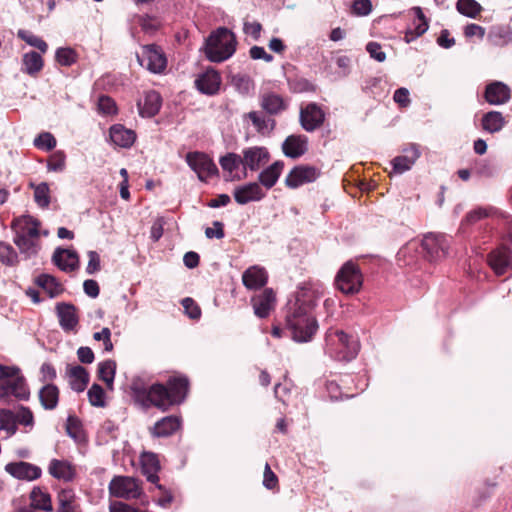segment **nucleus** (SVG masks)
Returning a JSON list of instances; mask_svg holds the SVG:
<instances>
[{
  "label": "nucleus",
  "instance_id": "24",
  "mask_svg": "<svg viewBox=\"0 0 512 512\" xmlns=\"http://www.w3.org/2000/svg\"><path fill=\"white\" fill-rule=\"evenodd\" d=\"M488 262L497 275H502L512 265V251L507 247L497 248L489 254Z\"/></svg>",
  "mask_w": 512,
  "mask_h": 512
},
{
  "label": "nucleus",
  "instance_id": "17",
  "mask_svg": "<svg viewBox=\"0 0 512 512\" xmlns=\"http://www.w3.org/2000/svg\"><path fill=\"white\" fill-rule=\"evenodd\" d=\"M484 98L490 105H503L510 100L511 89L501 81H493L486 85Z\"/></svg>",
  "mask_w": 512,
  "mask_h": 512
},
{
  "label": "nucleus",
  "instance_id": "39",
  "mask_svg": "<svg viewBox=\"0 0 512 512\" xmlns=\"http://www.w3.org/2000/svg\"><path fill=\"white\" fill-rule=\"evenodd\" d=\"M48 471L56 479L71 481L74 477V471L67 461L52 459Z\"/></svg>",
  "mask_w": 512,
  "mask_h": 512
},
{
  "label": "nucleus",
  "instance_id": "3",
  "mask_svg": "<svg viewBox=\"0 0 512 512\" xmlns=\"http://www.w3.org/2000/svg\"><path fill=\"white\" fill-rule=\"evenodd\" d=\"M40 226V221L30 215H21L11 223L13 242L26 258L36 256L41 248Z\"/></svg>",
  "mask_w": 512,
  "mask_h": 512
},
{
  "label": "nucleus",
  "instance_id": "52",
  "mask_svg": "<svg viewBox=\"0 0 512 512\" xmlns=\"http://www.w3.org/2000/svg\"><path fill=\"white\" fill-rule=\"evenodd\" d=\"M56 61L62 66H71L77 60V54L72 48H58L55 53Z\"/></svg>",
  "mask_w": 512,
  "mask_h": 512
},
{
  "label": "nucleus",
  "instance_id": "49",
  "mask_svg": "<svg viewBox=\"0 0 512 512\" xmlns=\"http://www.w3.org/2000/svg\"><path fill=\"white\" fill-rule=\"evenodd\" d=\"M0 262L7 266H14L18 263V254L8 243L0 242Z\"/></svg>",
  "mask_w": 512,
  "mask_h": 512
},
{
  "label": "nucleus",
  "instance_id": "48",
  "mask_svg": "<svg viewBox=\"0 0 512 512\" xmlns=\"http://www.w3.org/2000/svg\"><path fill=\"white\" fill-rule=\"evenodd\" d=\"M495 212L494 208H484L478 207L474 210H471L467 213L466 217L463 219L461 225H472L477 223L478 221L491 216Z\"/></svg>",
  "mask_w": 512,
  "mask_h": 512
},
{
  "label": "nucleus",
  "instance_id": "6",
  "mask_svg": "<svg viewBox=\"0 0 512 512\" xmlns=\"http://www.w3.org/2000/svg\"><path fill=\"white\" fill-rule=\"evenodd\" d=\"M3 382L0 384V399H8L15 397L17 399H28L30 392L26 384L25 378L20 373V369L16 373L0 378Z\"/></svg>",
  "mask_w": 512,
  "mask_h": 512
},
{
  "label": "nucleus",
  "instance_id": "19",
  "mask_svg": "<svg viewBox=\"0 0 512 512\" xmlns=\"http://www.w3.org/2000/svg\"><path fill=\"white\" fill-rule=\"evenodd\" d=\"M56 314L63 331L71 332L78 326L79 317L74 305L60 302L56 305Z\"/></svg>",
  "mask_w": 512,
  "mask_h": 512
},
{
  "label": "nucleus",
  "instance_id": "47",
  "mask_svg": "<svg viewBox=\"0 0 512 512\" xmlns=\"http://www.w3.org/2000/svg\"><path fill=\"white\" fill-rule=\"evenodd\" d=\"M0 429L5 430L8 436L15 434L17 430L15 412L11 410H0Z\"/></svg>",
  "mask_w": 512,
  "mask_h": 512
},
{
  "label": "nucleus",
  "instance_id": "45",
  "mask_svg": "<svg viewBox=\"0 0 512 512\" xmlns=\"http://www.w3.org/2000/svg\"><path fill=\"white\" fill-rule=\"evenodd\" d=\"M219 164L225 172L232 174L240 166L243 167L242 155L233 152L227 153L219 159Z\"/></svg>",
  "mask_w": 512,
  "mask_h": 512
},
{
  "label": "nucleus",
  "instance_id": "7",
  "mask_svg": "<svg viewBox=\"0 0 512 512\" xmlns=\"http://www.w3.org/2000/svg\"><path fill=\"white\" fill-rule=\"evenodd\" d=\"M187 165L197 174L200 181L218 174V168L213 160L203 152H188L185 157Z\"/></svg>",
  "mask_w": 512,
  "mask_h": 512
},
{
  "label": "nucleus",
  "instance_id": "30",
  "mask_svg": "<svg viewBox=\"0 0 512 512\" xmlns=\"http://www.w3.org/2000/svg\"><path fill=\"white\" fill-rule=\"evenodd\" d=\"M411 11L415 15V20L413 21V28L408 29L405 35L408 43L422 36L429 28L428 19L420 7H413Z\"/></svg>",
  "mask_w": 512,
  "mask_h": 512
},
{
  "label": "nucleus",
  "instance_id": "14",
  "mask_svg": "<svg viewBox=\"0 0 512 512\" xmlns=\"http://www.w3.org/2000/svg\"><path fill=\"white\" fill-rule=\"evenodd\" d=\"M421 156L418 145L411 144L402 150V154L392 159V169L395 174L409 171Z\"/></svg>",
  "mask_w": 512,
  "mask_h": 512
},
{
  "label": "nucleus",
  "instance_id": "1",
  "mask_svg": "<svg viewBox=\"0 0 512 512\" xmlns=\"http://www.w3.org/2000/svg\"><path fill=\"white\" fill-rule=\"evenodd\" d=\"M188 379L183 376L171 377L167 386L151 383L148 375H136L130 383V391L134 402L144 409L155 406L163 411L173 405L182 403L188 392Z\"/></svg>",
  "mask_w": 512,
  "mask_h": 512
},
{
  "label": "nucleus",
  "instance_id": "44",
  "mask_svg": "<svg viewBox=\"0 0 512 512\" xmlns=\"http://www.w3.org/2000/svg\"><path fill=\"white\" fill-rule=\"evenodd\" d=\"M57 498V512H77L75 494L72 490H61Z\"/></svg>",
  "mask_w": 512,
  "mask_h": 512
},
{
  "label": "nucleus",
  "instance_id": "21",
  "mask_svg": "<svg viewBox=\"0 0 512 512\" xmlns=\"http://www.w3.org/2000/svg\"><path fill=\"white\" fill-rule=\"evenodd\" d=\"M141 470L147 481L156 484V487L163 490V486L158 484L160 470V463L158 457L152 452H143L140 456Z\"/></svg>",
  "mask_w": 512,
  "mask_h": 512
},
{
  "label": "nucleus",
  "instance_id": "35",
  "mask_svg": "<svg viewBox=\"0 0 512 512\" xmlns=\"http://www.w3.org/2000/svg\"><path fill=\"white\" fill-rule=\"evenodd\" d=\"M35 283L42 288L50 298H55L63 293L62 284L50 274H40L35 278Z\"/></svg>",
  "mask_w": 512,
  "mask_h": 512
},
{
  "label": "nucleus",
  "instance_id": "32",
  "mask_svg": "<svg viewBox=\"0 0 512 512\" xmlns=\"http://www.w3.org/2000/svg\"><path fill=\"white\" fill-rule=\"evenodd\" d=\"M506 119L499 111H489L481 118V127L484 131L494 134L500 132L506 125Z\"/></svg>",
  "mask_w": 512,
  "mask_h": 512
},
{
  "label": "nucleus",
  "instance_id": "55",
  "mask_svg": "<svg viewBox=\"0 0 512 512\" xmlns=\"http://www.w3.org/2000/svg\"><path fill=\"white\" fill-rule=\"evenodd\" d=\"M66 432L75 441L83 438L81 424L77 417L69 415L66 422Z\"/></svg>",
  "mask_w": 512,
  "mask_h": 512
},
{
  "label": "nucleus",
  "instance_id": "2",
  "mask_svg": "<svg viewBox=\"0 0 512 512\" xmlns=\"http://www.w3.org/2000/svg\"><path fill=\"white\" fill-rule=\"evenodd\" d=\"M314 297L313 291L304 290L293 303L289 304L286 323L295 342L311 341L318 330V322L312 315V310L316 306Z\"/></svg>",
  "mask_w": 512,
  "mask_h": 512
},
{
  "label": "nucleus",
  "instance_id": "56",
  "mask_svg": "<svg viewBox=\"0 0 512 512\" xmlns=\"http://www.w3.org/2000/svg\"><path fill=\"white\" fill-rule=\"evenodd\" d=\"M248 118L252 122L253 126L256 128V130L260 133H263L265 130L268 129V123L271 122V128L274 125L273 120L266 119L265 116H263L261 113L257 111H252L248 113Z\"/></svg>",
  "mask_w": 512,
  "mask_h": 512
},
{
  "label": "nucleus",
  "instance_id": "50",
  "mask_svg": "<svg viewBox=\"0 0 512 512\" xmlns=\"http://www.w3.org/2000/svg\"><path fill=\"white\" fill-rule=\"evenodd\" d=\"M232 84L236 90L243 95L249 94L253 88V81L247 75L237 74L232 77Z\"/></svg>",
  "mask_w": 512,
  "mask_h": 512
},
{
  "label": "nucleus",
  "instance_id": "15",
  "mask_svg": "<svg viewBox=\"0 0 512 512\" xmlns=\"http://www.w3.org/2000/svg\"><path fill=\"white\" fill-rule=\"evenodd\" d=\"M5 471L16 479L26 481L36 480L42 474L40 467L24 461L6 464Z\"/></svg>",
  "mask_w": 512,
  "mask_h": 512
},
{
  "label": "nucleus",
  "instance_id": "13",
  "mask_svg": "<svg viewBox=\"0 0 512 512\" xmlns=\"http://www.w3.org/2000/svg\"><path fill=\"white\" fill-rule=\"evenodd\" d=\"M299 120L302 128L307 132L318 129L325 120V113L316 103H309L301 108Z\"/></svg>",
  "mask_w": 512,
  "mask_h": 512
},
{
  "label": "nucleus",
  "instance_id": "42",
  "mask_svg": "<svg viewBox=\"0 0 512 512\" xmlns=\"http://www.w3.org/2000/svg\"><path fill=\"white\" fill-rule=\"evenodd\" d=\"M482 9V6L476 0H457L456 2V10L461 15L471 19L477 18Z\"/></svg>",
  "mask_w": 512,
  "mask_h": 512
},
{
  "label": "nucleus",
  "instance_id": "37",
  "mask_svg": "<svg viewBox=\"0 0 512 512\" xmlns=\"http://www.w3.org/2000/svg\"><path fill=\"white\" fill-rule=\"evenodd\" d=\"M488 42L496 47H503L512 42V30L507 26H493L487 35Z\"/></svg>",
  "mask_w": 512,
  "mask_h": 512
},
{
  "label": "nucleus",
  "instance_id": "59",
  "mask_svg": "<svg viewBox=\"0 0 512 512\" xmlns=\"http://www.w3.org/2000/svg\"><path fill=\"white\" fill-rule=\"evenodd\" d=\"M16 423L24 426H33L34 417L32 411L27 407H20V409L15 412Z\"/></svg>",
  "mask_w": 512,
  "mask_h": 512
},
{
  "label": "nucleus",
  "instance_id": "5",
  "mask_svg": "<svg viewBox=\"0 0 512 512\" xmlns=\"http://www.w3.org/2000/svg\"><path fill=\"white\" fill-rule=\"evenodd\" d=\"M336 288L345 295L357 294L363 285V274L357 264L347 261L335 276Z\"/></svg>",
  "mask_w": 512,
  "mask_h": 512
},
{
  "label": "nucleus",
  "instance_id": "51",
  "mask_svg": "<svg viewBox=\"0 0 512 512\" xmlns=\"http://www.w3.org/2000/svg\"><path fill=\"white\" fill-rule=\"evenodd\" d=\"M66 167V155L63 151H55L48 160L47 170L52 172H62Z\"/></svg>",
  "mask_w": 512,
  "mask_h": 512
},
{
  "label": "nucleus",
  "instance_id": "22",
  "mask_svg": "<svg viewBox=\"0 0 512 512\" xmlns=\"http://www.w3.org/2000/svg\"><path fill=\"white\" fill-rule=\"evenodd\" d=\"M52 262L61 271L72 272L78 268L79 258L76 251L58 247L53 252Z\"/></svg>",
  "mask_w": 512,
  "mask_h": 512
},
{
  "label": "nucleus",
  "instance_id": "12",
  "mask_svg": "<svg viewBox=\"0 0 512 512\" xmlns=\"http://www.w3.org/2000/svg\"><path fill=\"white\" fill-rule=\"evenodd\" d=\"M319 176L320 171L316 167L298 165L288 173L285 178V184L287 187L295 189L304 184L314 182Z\"/></svg>",
  "mask_w": 512,
  "mask_h": 512
},
{
  "label": "nucleus",
  "instance_id": "34",
  "mask_svg": "<svg viewBox=\"0 0 512 512\" xmlns=\"http://www.w3.org/2000/svg\"><path fill=\"white\" fill-rule=\"evenodd\" d=\"M260 105L270 115H277L287 107L283 98L274 92L264 93L260 98Z\"/></svg>",
  "mask_w": 512,
  "mask_h": 512
},
{
  "label": "nucleus",
  "instance_id": "26",
  "mask_svg": "<svg viewBox=\"0 0 512 512\" xmlns=\"http://www.w3.org/2000/svg\"><path fill=\"white\" fill-rule=\"evenodd\" d=\"M268 275L266 270L260 266H251L242 275L243 285L249 290H257L266 285Z\"/></svg>",
  "mask_w": 512,
  "mask_h": 512
},
{
  "label": "nucleus",
  "instance_id": "36",
  "mask_svg": "<svg viewBox=\"0 0 512 512\" xmlns=\"http://www.w3.org/2000/svg\"><path fill=\"white\" fill-rule=\"evenodd\" d=\"M40 403L45 410H53L59 401V389L52 383L45 384L38 393Z\"/></svg>",
  "mask_w": 512,
  "mask_h": 512
},
{
  "label": "nucleus",
  "instance_id": "18",
  "mask_svg": "<svg viewBox=\"0 0 512 512\" xmlns=\"http://www.w3.org/2000/svg\"><path fill=\"white\" fill-rule=\"evenodd\" d=\"M335 337L341 346V351L337 355V358L344 361H351L359 353L360 343L354 336L346 334L342 330L335 332Z\"/></svg>",
  "mask_w": 512,
  "mask_h": 512
},
{
  "label": "nucleus",
  "instance_id": "29",
  "mask_svg": "<svg viewBox=\"0 0 512 512\" xmlns=\"http://www.w3.org/2000/svg\"><path fill=\"white\" fill-rule=\"evenodd\" d=\"M181 426V419L177 416H166L157 421L152 429L155 437H168L174 434Z\"/></svg>",
  "mask_w": 512,
  "mask_h": 512
},
{
  "label": "nucleus",
  "instance_id": "62",
  "mask_svg": "<svg viewBox=\"0 0 512 512\" xmlns=\"http://www.w3.org/2000/svg\"><path fill=\"white\" fill-rule=\"evenodd\" d=\"M485 33V28L475 23H469L464 27V35L466 38L478 37L479 39H483Z\"/></svg>",
  "mask_w": 512,
  "mask_h": 512
},
{
  "label": "nucleus",
  "instance_id": "60",
  "mask_svg": "<svg viewBox=\"0 0 512 512\" xmlns=\"http://www.w3.org/2000/svg\"><path fill=\"white\" fill-rule=\"evenodd\" d=\"M352 9L354 14L366 16L372 11V3L370 0H354Z\"/></svg>",
  "mask_w": 512,
  "mask_h": 512
},
{
  "label": "nucleus",
  "instance_id": "57",
  "mask_svg": "<svg viewBox=\"0 0 512 512\" xmlns=\"http://www.w3.org/2000/svg\"><path fill=\"white\" fill-rule=\"evenodd\" d=\"M97 106L98 112L104 115H112L117 111L115 101L109 96H100Z\"/></svg>",
  "mask_w": 512,
  "mask_h": 512
},
{
  "label": "nucleus",
  "instance_id": "27",
  "mask_svg": "<svg viewBox=\"0 0 512 512\" xmlns=\"http://www.w3.org/2000/svg\"><path fill=\"white\" fill-rule=\"evenodd\" d=\"M275 294L267 288L261 294L252 299L254 313L259 318H266L275 305Z\"/></svg>",
  "mask_w": 512,
  "mask_h": 512
},
{
  "label": "nucleus",
  "instance_id": "10",
  "mask_svg": "<svg viewBox=\"0 0 512 512\" xmlns=\"http://www.w3.org/2000/svg\"><path fill=\"white\" fill-rule=\"evenodd\" d=\"M110 494L117 498L136 499L141 495L138 481L130 476H115L109 483Z\"/></svg>",
  "mask_w": 512,
  "mask_h": 512
},
{
  "label": "nucleus",
  "instance_id": "61",
  "mask_svg": "<svg viewBox=\"0 0 512 512\" xmlns=\"http://www.w3.org/2000/svg\"><path fill=\"white\" fill-rule=\"evenodd\" d=\"M366 50L370 57L378 62H384L386 59L385 52L382 51L381 45L377 42H369L366 45Z\"/></svg>",
  "mask_w": 512,
  "mask_h": 512
},
{
  "label": "nucleus",
  "instance_id": "9",
  "mask_svg": "<svg viewBox=\"0 0 512 512\" xmlns=\"http://www.w3.org/2000/svg\"><path fill=\"white\" fill-rule=\"evenodd\" d=\"M137 60L142 67L152 73H161L167 64L164 53L155 44L143 46L141 54H137Z\"/></svg>",
  "mask_w": 512,
  "mask_h": 512
},
{
  "label": "nucleus",
  "instance_id": "8",
  "mask_svg": "<svg viewBox=\"0 0 512 512\" xmlns=\"http://www.w3.org/2000/svg\"><path fill=\"white\" fill-rule=\"evenodd\" d=\"M421 247L424 258L430 262H436L447 255L449 243L445 235L428 233L424 236Z\"/></svg>",
  "mask_w": 512,
  "mask_h": 512
},
{
  "label": "nucleus",
  "instance_id": "46",
  "mask_svg": "<svg viewBox=\"0 0 512 512\" xmlns=\"http://www.w3.org/2000/svg\"><path fill=\"white\" fill-rule=\"evenodd\" d=\"M17 37L25 41L28 45L37 48L42 53H46L48 50L47 43L42 38L34 35L28 30L19 29L17 32Z\"/></svg>",
  "mask_w": 512,
  "mask_h": 512
},
{
  "label": "nucleus",
  "instance_id": "41",
  "mask_svg": "<svg viewBox=\"0 0 512 512\" xmlns=\"http://www.w3.org/2000/svg\"><path fill=\"white\" fill-rule=\"evenodd\" d=\"M29 186L34 190V201L40 208H48L50 205V188L46 182L40 184L30 183Z\"/></svg>",
  "mask_w": 512,
  "mask_h": 512
},
{
  "label": "nucleus",
  "instance_id": "31",
  "mask_svg": "<svg viewBox=\"0 0 512 512\" xmlns=\"http://www.w3.org/2000/svg\"><path fill=\"white\" fill-rule=\"evenodd\" d=\"M69 384L73 391L83 392L89 382V374L87 370L80 366H71L67 369Z\"/></svg>",
  "mask_w": 512,
  "mask_h": 512
},
{
  "label": "nucleus",
  "instance_id": "40",
  "mask_svg": "<svg viewBox=\"0 0 512 512\" xmlns=\"http://www.w3.org/2000/svg\"><path fill=\"white\" fill-rule=\"evenodd\" d=\"M31 508L51 512L53 510L51 497L39 487H34L30 493Z\"/></svg>",
  "mask_w": 512,
  "mask_h": 512
},
{
  "label": "nucleus",
  "instance_id": "54",
  "mask_svg": "<svg viewBox=\"0 0 512 512\" xmlns=\"http://www.w3.org/2000/svg\"><path fill=\"white\" fill-rule=\"evenodd\" d=\"M33 144L38 149L51 151L55 148L57 142L50 132H42L34 139Z\"/></svg>",
  "mask_w": 512,
  "mask_h": 512
},
{
  "label": "nucleus",
  "instance_id": "23",
  "mask_svg": "<svg viewBox=\"0 0 512 512\" xmlns=\"http://www.w3.org/2000/svg\"><path fill=\"white\" fill-rule=\"evenodd\" d=\"M308 150V138L305 135H289L282 143L283 154L292 159L304 155Z\"/></svg>",
  "mask_w": 512,
  "mask_h": 512
},
{
  "label": "nucleus",
  "instance_id": "16",
  "mask_svg": "<svg viewBox=\"0 0 512 512\" xmlns=\"http://www.w3.org/2000/svg\"><path fill=\"white\" fill-rule=\"evenodd\" d=\"M233 196L235 201L240 205H245L249 202H257L262 200L266 193L257 182H250L234 189Z\"/></svg>",
  "mask_w": 512,
  "mask_h": 512
},
{
  "label": "nucleus",
  "instance_id": "28",
  "mask_svg": "<svg viewBox=\"0 0 512 512\" xmlns=\"http://www.w3.org/2000/svg\"><path fill=\"white\" fill-rule=\"evenodd\" d=\"M109 134L111 141L121 148L131 147L136 140L135 132L121 124L111 126Z\"/></svg>",
  "mask_w": 512,
  "mask_h": 512
},
{
  "label": "nucleus",
  "instance_id": "11",
  "mask_svg": "<svg viewBox=\"0 0 512 512\" xmlns=\"http://www.w3.org/2000/svg\"><path fill=\"white\" fill-rule=\"evenodd\" d=\"M241 155L243 160V178L247 176L248 170L256 172L270 160L269 151L262 146L247 147L242 150Z\"/></svg>",
  "mask_w": 512,
  "mask_h": 512
},
{
  "label": "nucleus",
  "instance_id": "25",
  "mask_svg": "<svg viewBox=\"0 0 512 512\" xmlns=\"http://www.w3.org/2000/svg\"><path fill=\"white\" fill-rule=\"evenodd\" d=\"M161 105L162 98L160 94L154 90L146 92L143 99L137 102L140 116L147 118L155 116L160 111Z\"/></svg>",
  "mask_w": 512,
  "mask_h": 512
},
{
  "label": "nucleus",
  "instance_id": "58",
  "mask_svg": "<svg viewBox=\"0 0 512 512\" xmlns=\"http://www.w3.org/2000/svg\"><path fill=\"white\" fill-rule=\"evenodd\" d=\"M182 306L184 308L185 313L191 319H199L201 316V309L197 305V303L190 297L184 298L182 300Z\"/></svg>",
  "mask_w": 512,
  "mask_h": 512
},
{
  "label": "nucleus",
  "instance_id": "4",
  "mask_svg": "<svg viewBox=\"0 0 512 512\" xmlns=\"http://www.w3.org/2000/svg\"><path fill=\"white\" fill-rule=\"evenodd\" d=\"M236 46L234 33L225 27H219L206 39L204 53L209 61L220 63L233 56Z\"/></svg>",
  "mask_w": 512,
  "mask_h": 512
},
{
  "label": "nucleus",
  "instance_id": "63",
  "mask_svg": "<svg viewBox=\"0 0 512 512\" xmlns=\"http://www.w3.org/2000/svg\"><path fill=\"white\" fill-rule=\"evenodd\" d=\"M205 235L209 239H222L225 236L223 223L220 221H214L213 227H207L205 229Z\"/></svg>",
  "mask_w": 512,
  "mask_h": 512
},
{
  "label": "nucleus",
  "instance_id": "38",
  "mask_svg": "<svg viewBox=\"0 0 512 512\" xmlns=\"http://www.w3.org/2000/svg\"><path fill=\"white\" fill-rule=\"evenodd\" d=\"M43 66V58L38 52L30 51L22 57L21 71L30 76L37 75L43 69Z\"/></svg>",
  "mask_w": 512,
  "mask_h": 512
},
{
  "label": "nucleus",
  "instance_id": "43",
  "mask_svg": "<svg viewBox=\"0 0 512 512\" xmlns=\"http://www.w3.org/2000/svg\"><path fill=\"white\" fill-rule=\"evenodd\" d=\"M116 372V363L113 360H106L98 364V377L112 389Z\"/></svg>",
  "mask_w": 512,
  "mask_h": 512
},
{
  "label": "nucleus",
  "instance_id": "64",
  "mask_svg": "<svg viewBox=\"0 0 512 512\" xmlns=\"http://www.w3.org/2000/svg\"><path fill=\"white\" fill-rule=\"evenodd\" d=\"M409 90L407 88H398L393 95V100L401 107H407L410 104Z\"/></svg>",
  "mask_w": 512,
  "mask_h": 512
},
{
  "label": "nucleus",
  "instance_id": "33",
  "mask_svg": "<svg viewBox=\"0 0 512 512\" xmlns=\"http://www.w3.org/2000/svg\"><path fill=\"white\" fill-rule=\"evenodd\" d=\"M283 167L284 163L282 161H276L263 169L258 175L259 183L266 189H271L277 183Z\"/></svg>",
  "mask_w": 512,
  "mask_h": 512
},
{
  "label": "nucleus",
  "instance_id": "53",
  "mask_svg": "<svg viewBox=\"0 0 512 512\" xmlns=\"http://www.w3.org/2000/svg\"><path fill=\"white\" fill-rule=\"evenodd\" d=\"M88 400L90 404L94 407H104L105 406V392L103 388L94 383L87 392Z\"/></svg>",
  "mask_w": 512,
  "mask_h": 512
},
{
  "label": "nucleus",
  "instance_id": "20",
  "mask_svg": "<svg viewBox=\"0 0 512 512\" xmlns=\"http://www.w3.org/2000/svg\"><path fill=\"white\" fill-rule=\"evenodd\" d=\"M221 85V76L214 69H208L195 79V86L199 92L206 95L216 94Z\"/></svg>",
  "mask_w": 512,
  "mask_h": 512
}]
</instances>
